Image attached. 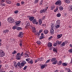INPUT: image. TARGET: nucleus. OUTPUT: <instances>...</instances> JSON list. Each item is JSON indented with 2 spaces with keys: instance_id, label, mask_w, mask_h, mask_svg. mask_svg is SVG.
<instances>
[{
  "instance_id": "obj_1",
  "label": "nucleus",
  "mask_w": 72,
  "mask_h": 72,
  "mask_svg": "<svg viewBox=\"0 0 72 72\" xmlns=\"http://www.w3.org/2000/svg\"><path fill=\"white\" fill-rule=\"evenodd\" d=\"M51 60V62H53L52 63L53 64H56L58 62V60H57V58L55 57L52 58Z\"/></svg>"
},
{
  "instance_id": "obj_2",
  "label": "nucleus",
  "mask_w": 72,
  "mask_h": 72,
  "mask_svg": "<svg viewBox=\"0 0 72 72\" xmlns=\"http://www.w3.org/2000/svg\"><path fill=\"white\" fill-rule=\"evenodd\" d=\"M60 21L58 20L56 21V22L55 25V27L56 28H58L60 27Z\"/></svg>"
},
{
  "instance_id": "obj_3",
  "label": "nucleus",
  "mask_w": 72,
  "mask_h": 72,
  "mask_svg": "<svg viewBox=\"0 0 72 72\" xmlns=\"http://www.w3.org/2000/svg\"><path fill=\"white\" fill-rule=\"evenodd\" d=\"M7 21L8 23H12L15 21L14 19L13 18V17H11L8 19Z\"/></svg>"
},
{
  "instance_id": "obj_4",
  "label": "nucleus",
  "mask_w": 72,
  "mask_h": 72,
  "mask_svg": "<svg viewBox=\"0 0 72 72\" xmlns=\"http://www.w3.org/2000/svg\"><path fill=\"white\" fill-rule=\"evenodd\" d=\"M52 45H53V44L50 42H49L48 44V48H49V50H53V49Z\"/></svg>"
},
{
  "instance_id": "obj_5",
  "label": "nucleus",
  "mask_w": 72,
  "mask_h": 72,
  "mask_svg": "<svg viewBox=\"0 0 72 72\" xmlns=\"http://www.w3.org/2000/svg\"><path fill=\"white\" fill-rule=\"evenodd\" d=\"M27 63V62L24 60L21 63V66H20V68H22V67H24L25 64Z\"/></svg>"
},
{
  "instance_id": "obj_6",
  "label": "nucleus",
  "mask_w": 72,
  "mask_h": 72,
  "mask_svg": "<svg viewBox=\"0 0 72 72\" xmlns=\"http://www.w3.org/2000/svg\"><path fill=\"white\" fill-rule=\"evenodd\" d=\"M5 53L4 51L1 50H0V57H3L5 56Z\"/></svg>"
},
{
  "instance_id": "obj_7",
  "label": "nucleus",
  "mask_w": 72,
  "mask_h": 72,
  "mask_svg": "<svg viewBox=\"0 0 72 72\" xmlns=\"http://www.w3.org/2000/svg\"><path fill=\"white\" fill-rule=\"evenodd\" d=\"M48 7H46V8L43 9V10H41L40 11V13H46V11L48 10Z\"/></svg>"
},
{
  "instance_id": "obj_8",
  "label": "nucleus",
  "mask_w": 72,
  "mask_h": 72,
  "mask_svg": "<svg viewBox=\"0 0 72 72\" xmlns=\"http://www.w3.org/2000/svg\"><path fill=\"white\" fill-rule=\"evenodd\" d=\"M55 4L57 5H58V6H60V5H62L61 1L60 0H58L55 3Z\"/></svg>"
},
{
  "instance_id": "obj_9",
  "label": "nucleus",
  "mask_w": 72,
  "mask_h": 72,
  "mask_svg": "<svg viewBox=\"0 0 72 72\" xmlns=\"http://www.w3.org/2000/svg\"><path fill=\"white\" fill-rule=\"evenodd\" d=\"M16 59L17 60H20L21 58V56L20 55V53H17V55H16Z\"/></svg>"
},
{
  "instance_id": "obj_10",
  "label": "nucleus",
  "mask_w": 72,
  "mask_h": 72,
  "mask_svg": "<svg viewBox=\"0 0 72 72\" xmlns=\"http://www.w3.org/2000/svg\"><path fill=\"white\" fill-rule=\"evenodd\" d=\"M18 36H19V37L22 38V37L23 36V33H22V32H20L18 35Z\"/></svg>"
},
{
  "instance_id": "obj_11",
  "label": "nucleus",
  "mask_w": 72,
  "mask_h": 72,
  "mask_svg": "<svg viewBox=\"0 0 72 72\" xmlns=\"http://www.w3.org/2000/svg\"><path fill=\"white\" fill-rule=\"evenodd\" d=\"M63 36V35L62 34H58L57 35V38L58 39H60Z\"/></svg>"
},
{
  "instance_id": "obj_12",
  "label": "nucleus",
  "mask_w": 72,
  "mask_h": 72,
  "mask_svg": "<svg viewBox=\"0 0 72 72\" xmlns=\"http://www.w3.org/2000/svg\"><path fill=\"white\" fill-rule=\"evenodd\" d=\"M40 38H39L40 40H42V39H44V33H41V36H40Z\"/></svg>"
},
{
  "instance_id": "obj_13",
  "label": "nucleus",
  "mask_w": 72,
  "mask_h": 72,
  "mask_svg": "<svg viewBox=\"0 0 72 72\" xmlns=\"http://www.w3.org/2000/svg\"><path fill=\"white\" fill-rule=\"evenodd\" d=\"M53 51L54 52H56V53H57V51H58V48L57 47L54 48L53 49Z\"/></svg>"
},
{
  "instance_id": "obj_14",
  "label": "nucleus",
  "mask_w": 72,
  "mask_h": 72,
  "mask_svg": "<svg viewBox=\"0 0 72 72\" xmlns=\"http://www.w3.org/2000/svg\"><path fill=\"white\" fill-rule=\"evenodd\" d=\"M43 32L44 34H48L49 33V30L47 29H45L44 30Z\"/></svg>"
},
{
  "instance_id": "obj_15",
  "label": "nucleus",
  "mask_w": 72,
  "mask_h": 72,
  "mask_svg": "<svg viewBox=\"0 0 72 72\" xmlns=\"http://www.w3.org/2000/svg\"><path fill=\"white\" fill-rule=\"evenodd\" d=\"M46 66H47V64L42 65L41 66L40 68L41 69H44V68Z\"/></svg>"
},
{
  "instance_id": "obj_16",
  "label": "nucleus",
  "mask_w": 72,
  "mask_h": 72,
  "mask_svg": "<svg viewBox=\"0 0 72 72\" xmlns=\"http://www.w3.org/2000/svg\"><path fill=\"white\" fill-rule=\"evenodd\" d=\"M14 66L15 68H18V66H17V62H14Z\"/></svg>"
},
{
  "instance_id": "obj_17",
  "label": "nucleus",
  "mask_w": 72,
  "mask_h": 72,
  "mask_svg": "<svg viewBox=\"0 0 72 72\" xmlns=\"http://www.w3.org/2000/svg\"><path fill=\"white\" fill-rule=\"evenodd\" d=\"M62 41H60L59 40H57L56 41L57 45H60V44H62Z\"/></svg>"
},
{
  "instance_id": "obj_18",
  "label": "nucleus",
  "mask_w": 72,
  "mask_h": 72,
  "mask_svg": "<svg viewBox=\"0 0 72 72\" xmlns=\"http://www.w3.org/2000/svg\"><path fill=\"white\" fill-rule=\"evenodd\" d=\"M29 19L30 21H31V22L34 19V17H30L29 18Z\"/></svg>"
},
{
  "instance_id": "obj_19",
  "label": "nucleus",
  "mask_w": 72,
  "mask_h": 72,
  "mask_svg": "<svg viewBox=\"0 0 72 72\" xmlns=\"http://www.w3.org/2000/svg\"><path fill=\"white\" fill-rule=\"evenodd\" d=\"M21 21H19L15 22V23L16 25H18L20 23H21Z\"/></svg>"
},
{
  "instance_id": "obj_20",
  "label": "nucleus",
  "mask_w": 72,
  "mask_h": 72,
  "mask_svg": "<svg viewBox=\"0 0 72 72\" xmlns=\"http://www.w3.org/2000/svg\"><path fill=\"white\" fill-rule=\"evenodd\" d=\"M28 63H29L30 64H32L33 62V60L31 59L30 61L28 62Z\"/></svg>"
},
{
  "instance_id": "obj_21",
  "label": "nucleus",
  "mask_w": 72,
  "mask_h": 72,
  "mask_svg": "<svg viewBox=\"0 0 72 72\" xmlns=\"http://www.w3.org/2000/svg\"><path fill=\"white\" fill-rule=\"evenodd\" d=\"M50 32L51 33L52 35H53V34L54 33V29H51L50 30Z\"/></svg>"
},
{
  "instance_id": "obj_22",
  "label": "nucleus",
  "mask_w": 72,
  "mask_h": 72,
  "mask_svg": "<svg viewBox=\"0 0 72 72\" xmlns=\"http://www.w3.org/2000/svg\"><path fill=\"white\" fill-rule=\"evenodd\" d=\"M39 25H41L42 24V20L41 19H39Z\"/></svg>"
},
{
  "instance_id": "obj_23",
  "label": "nucleus",
  "mask_w": 72,
  "mask_h": 72,
  "mask_svg": "<svg viewBox=\"0 0 72 72\" xmlns=\"http://www.w3.org/2000/svg\"><path fill=\"white\" fill-rule=\"evenodd\" d=\"M9 32V30L8 29H6V30H3V32L4 33H6L7 32V33H8Z\"/></svg>"
},
{
  "instance_id": "obj_24",
  "label": "nucleus",
  "mask_w": 72,
  "mask_h": 72,
  "mask_svg": "<svg viewBox=\"0 0 72 72\" xmlns=\"http://www.w3.org/2000/svg\"><path fill=\"white\" fill-rule=\"evenodd\" d=\"M32 31L34 33L36 32V28L35 27H33L32 28Z\"/></svg>"
},
{
  "instance_id": "obj_25",
  "label": "nucleus",
  "mask_w": 72,
  "mask_h": 72,
  "mask_svg": "<svg viewBox=\"0 0 72 72\" xmlns=\"http://www.w3.org/2000/svg\"><path fill=\"white\" fill-rule=\"evenodd\" d=\"M64 46H65V43H64V42H63L60 44V47H63Z\"/></svg>"
},
{
  "instance_id": "obj_26",
  "label": "nucleus",
  "mask_w": 72,
  "mask_h": 72,
  "mask_svg": "<svg viewBox=\"0 0 72 72\" xmlns=\"http://www.w3.org/2000/svg\"><path fill=\"white\" fill-rule=\"evenodd\" d=\"M55 6L54 5H53L51 7V10H53V9H54V8H55Z\"/></svg>"
},
{
  "instance_id": "obj_27",
  "label": "nucleus",
  "mask_w": 72,
  "mask_h": 72,
  "mask_svg": "<svg viewBox=\"0 0 72 72\" xmlns=\"http://www.w3.org/2000/svg\"><path fill=\"white\" fill-rule=\"evenodd\" d=\"M59 9L61 11H62V10H63V6H60L59 7Z\"/></svg>"
},
{
  "instance_id": "obj_28",
  "label": "nucleus",
  "mask_w": 72,
  "mask_h": 72,
  "mask_svg": "<svg viewBox=\"0 0 72 72\" xmlns=\"http://www.w3.org/2000/svg\"><path fill=\"white\" fill-rule=\"evenodd\" d=\"M36 21H37V20L36 19H34L32 21L33 23V24H36Z\"/></svg>"
},
{
  "instance_id": "obj_29",
  "label": "nucleus",
  "mask_w": 72,
  "mask_h": 72,
  "mask_svg": "<svg viewBox=\"0 0 72 72\" xmlns=\"http://www.w3.org/2000/svg\"><path fill=\"white\" fill-rule=\"evenodd\" d=\"M21 62H18L17 64V66H18V67H19V68H20V66H21Z\"/></svg>"
},
{
  "instance_id": "obj_30",
  "label": "nucleus",
  "mask_w": 72,
  "mask_h": 72,
  "mask_svg": "<svg viewBox=\"0 0 72 72\" xmlns=\"http://www.w3.org/2000/svg\"><path fill=\"white\" fill-rule=\"evenodd\" d=\"M62 63V61H59L57 63V64L58 65H61Z\"/></svg>"
},
{
  "instance_id": "obj_31",
  "label": "nucleus",
  "mask_w": 72,
  "mask_h": 72,
  "mask_svg": "<svg viewBox=\"0 0 72 72\" xmlns=\"http://www.w3.org/2000/svg\"><path fill=\"white\" fill-rule=\"evenodd\" d=\"M16 30H22V28L18 27H17V28Z\"/></svg>"
},
{
  "instance_id": "obj_32",
  "label": "nucleus",
  "mask_w": 72,
  "mask_h": 72,
  "mask_svg": "<svg viewBox=\"0 0 72 72\" xmlns=\"http://www.w3.org/2000/svg\"><path fill=\"white\" fill-rule=\"evenodd\" d=\"M54 26H55V25L54 24H52L51 25V29H53L54 28Z\"/></svg>"
},
{
  "instance_id": "obj_33",
  "label": "nucleus",
  "mask_w": 72,
  "mask_h": 72,
  "mask_svg": "<svg viewBox=\"0 0 72 72\" xmlns=\"http://www.w3.org/2000/svg\"><path fill=\"white\" fill-rule=\"evenodd\" d=\"M57 17H60L61 16V14L60 13H58L57 14Z\"/></svg>"
},
{
  "instance_id": "obj_34",
  "label": "nucleus",
  "mask_w": 72,
  "mask_h": 72,
  "mask_svg": "<svg viewBox=\"0 0 72 72\" xmlns=\"http://www.w3.org/2000/svg\"><path fill=\"white\" fill-rule=\"evenodd\" d=\"M6 2L7 4H10L11 3V2L9 0L6 1Z\"/></svg>"
},
{
  "instance_id": "obj_35",
  "label": "nucleus",
  "mask_w": 72,
  "mask_h": 72,
  "mask_svg": "<svg viewBox=\"0 0 72 72\" xmlns=\"http://www.w3.org/2000/svg\"><path fill=\"white\" fill-rule=\"evenodd\" d=\"M62 65L63 66H67V64H66V63H62Z\"/></svg>"
},
{
  "instance_id": "obj_36",
  "label": "nucleus",
  "mask_w": 72,
  "mask_h": 72,
  "mask_svg": "<svg viewBox=\"0 0 72 72\" xmlns=\"http://www.w3.org/2000/svg\"><path fill=\"white\" fill-rule=\"evenodd\" d=\"M65 2L66 3H70V1L69 0H66Z\"/></svg>"
},
{
  "instance_id": "obj_37",
  "label": "nucleus",
  "mask_w": 72,
  "mask_h": 72,
  "mask_svg": "<svg viewBox=\"0 0 72 72\" xmlns=\"http://www.w3.org/2000/svg\"><path fill=\"white\" fill-rule=\"evenodd\" d=\"M1 5H2V6H5L6 5V3H1Z\"/></svg>"
},
{
  "instance_id": "obj_38",
  "label": "nucleus",
  "mask_w": 72,
  "mask_h": 72,
  "mask_svg": "<svg viewBox=\"0 0 72 72\" xmlns=\"http://www.w3.org/2000/svg\"><path fill=\"white\" fill-rule=\"evenodd\" d=\"M68 52L69 53H72V48L71 49H70L68 50Z\"/></svg>"
},
{
  "instance_id": "obj_39",
  "label": "nucleus",
  "mask_w": 72,
  "mask_h": 72,
  "mask_svg": "<svg viewBox=\"0 0 72 72\" xmlns=\"http://www.w3.org/2000/svg\"><path fill=\"white\" fill-rule=\"evenodd\" d=\"M17 53V51H15V50H14V52H12V54H16Z\"/></svg>"
},
{
  "instance_id": "obj_40",
  "label": "nucleus",
  "mask_w": 72,
  "mask_h": 72,
  "mask_svg": "<svg viewBox=\"0 0 72 72\" xmlns=\"http://www.w3.org/2000/svg\"><path fill=\"white\" fill-rule=\"evenodd\" d=\"M27 66H25L23 69V70H24V71H25L26 69H27Z\"/></svg>"
},
{
  "instance_id": "obj_41",
  "label": "nucleus",
  "mask_w": 72,
  "mask_h": 72,
  "mask_svg": "<svg viewBox=\"0 0 72 72\" xmlns=\"http://www.w3.org/2000/svg\"><path fill=\"white\" fill-rule=\"evenodd\" d=\"M19 41L20 42L19 45H20V46H21H21H22V40H20Z\"/></svg>"
},
{
  "instance_id": "obj_42",
  "label": "nucleus",
  "mask_w": 72,
  "mask_h": 72,
  "mask_svg": "<svg viewBox=\"0 0 72 72\" xmlns=\"http://www.w3.org/2000/svg\"><path fill=\"white\" fill-rule=\"evenodd\" d=\"M31 60V59L30 58H28L26 59V60L27 61V62H29L30 60Z\"/></svg>"
},
{
  "instance_id": "obj_43",
  "label": "nucleus",
  "mask_w": 72,
  "mask_h": 72,
  "mask_svg": "<svg viewBox=\"0 0 72 72\" xmlns=\"http://www.w3.org/2000/svg\"><path fill=\"white\" fill-rule=\"evenodd\" d=\"M39 0H35V3L37 4L39 1Z\"/></svg>"
},
{
  "instance_id": "obj_44",
  "label": "nucleus",
  "mask_w": 72,
  "mask_h": 72,
  "mask_svg": "<svg viewBox=\"0 0 72 72\" xmlns=\"http://www.w3.org/2000/svg\"><path fill=\"white\" fill-rule=\"evenodd\" d=\"M19 12V11H18V10L15 11L14 12L15 14H18Z\"/></svg>"
},
{
  "instance_id": "obj_45",
  "label": "nucleus",
  "mask_w": 72,
  "mask_h": 72,
  "mask_svg": "<svg viewBox=\"0 0 72 72\" xmlns=\"http://www.w3.org/2000/svg\"><path fill=\"white\" fill-rule=\"evenodd\" d=\"M69 9H70V10L72 11V5H70L69 6Z\"/></svg>"
},
{
  "instance_id": "obj_46",
  "label": "nucleus",
  "mask_w": 72,
  "mask_h": 72,
  "mask_svg": "<svg viewBox=\"0 0 72 72\" xmlns=\"http://www.w3.org/2000/svg\"><path fill=\"white\" fill-rule=\"evenodd\" d=\"M53 38V36H51L48 38V40H51V39Z\"/></svg>"
},
{
  "instance_id": "obj_47",
  "label": "nucleus",
  "mask_w": 72,
  "mask_h": 72,
  "mask_svg": "<svg viewBox=\"0 0 72 72\" xmlns=\"http://www.w3.org/2000/svg\"><path fill=\"white\" fill-rule=\"evenodd\" d=\"M20 56L21 57H23V52H22L20 54Z\"/></svg>"
},
{
  "instance_id": "obj_48",
  "label": "nucleus",
  "mask_w": 72,
  "mask_h": 72,
  "mask_svg": "<svg viewBox=\"0 0 72 72\" xmlns=\"http://www.w3.org/2000/svg\"><path fill=\"white\" fill-rule=\"evenodd\" d=\"M17 27H16V26H14L12 27V28L13 30H15V29H17Z\"/></svg>"
},
{
  "instance_id": "obj_49",
  "label": "nucleus",
  "mask_w": 72,
  "mask_h": 72,
  "mask_svg": "<svg viewBox=\"0 0 72 72\" xmlns=\"http://www.w3.org/2000/svg\"><path fill=\"white\" fill-rule=\"evenodd\" d=\"M57 45V43H54L53 44L54 46H56Z\"/></svg>"
},
{
  "instance_id": "obj_50",
  "label": "nucleus",
  "mask_w": 72,
  "mask_h": 72,
  "mask_svg": "<svg viewBox=\"0 0 72 72\" xmlns=\"http://www.w3.org/2000/svg\"><path fill=\"white\" fill-rule=\"evenodd\" d=\"M27 23L26 24L27 26H29L30 25V22H27Z\"/></svg>"
},
{
  "instance_id": "obj_51",
  "label": "nucleus",
  "mask_w": 72,
  "mask_h": 72,
  "mask_svg": "<svg viewBox=\"0 0 72 72\" xmlns=\"http://www.w3.org/2000/svg\"><path fill=\"white\" fill-rule=\"evenodd\" d=\"M50 61V59L46 61V63H49V62Z\"/></svg>"
},
{
  "instance_id": "obj_52",
  "label": "nucleus",
  "mask_w": 72,
  "mask_h": 72,
  "mask_svg": "<svg viewBox=\"0 0 72 72\" xmlns=\"http://www.w3.org/2000/svg\"><path fill=\"white\" fill-rule=\"evenodd\" d=\"M66 69L68 70V72H69L71 71V70L69 68H67Z\"/></svg>"
},
{
  "instance_id": "obj_53",
  "label": "nucleus",
  "mask_w": 72,
  "mask_h": 72,
  "mask_svg": "<svg viewBox=\"0 0 72 72\" xmlns=\"http://www.w3.org/2000/svg\"><path fill=\"white\" fill-rule=\"evenodd\" d=\"M64 42V43L65 45H66V44L68 43V41H67V40L65 41Z\"/></svg>"
},
{
  "instance_id": "obj_54",
  "label": "nucleus",
  "mask_w": 72,
  "mask_h": 72,
  "mask_svg": "<svg viewBox=\"0 0 72 72\" xmlns=\"http://www.w3.org/2000/svg\"><path fill=\"white\" fill-rule=\"evenodd\" d=\"M5 1H6L5 0H2L1 1V2L3 3H4V2H5Z\"/></svg>"
},
{
  "instance_id": "obj_55",
  "label": "nucleus",
  "mask_w": 72,
  "mask_h": 72,
  "mask_svg": "<svg viewBox=\"0 0 72 72\" xmlns=\"http://www.w3.org/2000/svg\"><path fill=\"white\" fill-rule=\"evenodd\" d=\"M45 17H46V16H44L42 18V20H44L45 18Z\"/></svg>"
},
{
  "instance_id": "obj_56",
  "label": "nucleus",
  "mask_w": 72,
  "mask_h": 72,
  "mask_svg": "<svg viewBox=\"0 0 72 72\" xmlns=\"http://www.w3.org/2000/svg\"><path fill=\"white\" fill-rule=\"evenodd\" d=\"M25 55H26L25 57H26V58H28V57H29V55L27 54H25Z\"/></svg>"
},
{
  "instance_id": "obj_57",
  "label": "nucleus",
  "mask_w": 72,
  "mask_h": 72,
  "mask_svg": "<svg viewBox=\"0 0 72 72\" xmlns=\"http://www.w3.org/2000/svg\"><path fill=\"white\" fill-rule=\"evenodd\" d=\"M40 42H41L40 41H37V43L38 44H40Z\"/></svg>"
},
{
  "instance_id": "obj_58",
  "label": "nucleus",
  "mask_w": 72,
  "mask_h": 72,
  "mask_svg": "<svg viewBox=\"0 0 72 72\" xmlns=\"http://www.w3.org/2000/svg\"><path fill=\"white\" fill-rule=\"evenodd\" d=\"M38 62V60H37V59H35V63H37V62Z\"/></svg>"
},
{
  "instance_id": "obj_59",
  "label": "nucleus",
  "mask_w": 72,
  "mask_h": 72,
  "mask_svg": "<svg viewBox=\"0 0 72 72\" xmlns=\"http://www.w3.org/2000/svg\"><path fill=\"white\" fill-rule=\"evenodd\" d=\"M40 61H42V60H44V59H43V58H42L41 57L40 58Z\"/></svg>"
},
{
  "instance_id": "obj_60",
  "label": "nucleus",
  "mask_w": 72,
  "mask_h": 72,
  "mask_svg": "<svg viewBox=\"0 0 72 72\" xmlns=\"http://www.w3.org/2000/svg\"><path fill=\"white\" fill-rule=\"evenodd\" d=\"M17 6H20V3H17L16 5Z\"/></svg>"
},
{
  "instance_id": "obj_61",
  "label": "nucleus",
  "mask_w": 72,
  "mask_h": 72,
  "mask_svg": "<svg viewBox=\"0 0 72 72\" xmlns=\"http://www.w3.org/2000/svg\"><path fill=\"white\" fill-rule=\"evenodd\" d=\"M41 32H42V30H40L39 32V33H40Z\"/></svg>"
},
{
  "instance_id": "obj_62",
  "label": "nucleus",
  "mask_w": 72,
  "mask_h": 72,
  "mask_svg": "<svg viewBox=\"0 0 72 72\" xmlns=\"http://www.w3.org/2000/svg\"><path fill=\"white\" fill-rule=\"evenodd\" d=\"M69 46L70 48H72V44H69Z\"/></svg>"
},
{
  "instance_id": "obj_63",
  "label": "nucleus",
  "mask_w": 72,
  "mask_h": 72,
  "mask_svg": "<svg viewBox=\"0 0 72 72\" xmlns=\"http://www.w3.org/2000/svg\"><path fill=\"white\" fill-rule=\"evenodd\" d=\"M58 9H59V7L58 6L56 7V9L58 10Z\"/></svg>"
},
{
  "instance_id": "obj_64",
  "label": "nucleus",
  "mask_w": 72,
  "mask_h": 72,
  "mask_svg": "<svg viewBox=\"0 0 72 72\" xmlns=\"http://www.w3.org/2000/svg\"><path fill=\"white\" fill-rule=\"evenodd\" d=\"M37 59L38 60V61H40V58H37Z\"/></svg>"
}]
</instances>
